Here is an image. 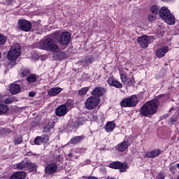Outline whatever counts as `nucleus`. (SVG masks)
<instances>
[{"instance_id":"f257e3e1","label":"nucleus","mask_w":179,"mask_h":179,"mask_svg":"<svg viewBox=\"0 0 179 179\" xmlns=\"http://www.w3.org/2000/svg\"><path fill=\"white\" fill-rule=\"evenodd\" d=\"M159 104L157 99L149 101L141 108L140 114L143 117H152L157 112V108Z\"/></svg>"},{"instance_id":"f03ea898","label":"nucleus","mask_w":179,"mask_h":179,"mask_svg":"<svg viewBox=\"0 0 179 179\" xmlns=\"http://www.w3.org/2000/svg\"><path fill=\"white\" fill-rule=\"evenodd\" d=\"M52 34L48 36H45L39 43V48L41 50H45L46 51H51V52H58L59 48L53 39Z\"/></svg>"},{"instance_id":"7ed1b4c3","label":"nucleus","mask_w":179,"mask_h":179,"mask_svg":"<svg viewBox=\"0 0 179 179\" xmlns=\"http://www.w3.org/2000/svg\"><path fill=\"white\" fill-rule=\"evenodd\" d=\"M52 37L54 40H57V43H59L61 45H68L71 38L69 32L65 31L59 34V31H56L52 34Z\"/></svg>"},{"instance_id":"20e7f679","label":"nucleus","mask_w":179,"mask_h":179,"mask_svg":"<svg viewBox=\"0 0 179 179\" xmlns=\"http://www.w3.org/2000/svg\"><path fill=\"white\" fill-rule=\"evenodd\" d=\"M159 16L167 24H175L176 17L171 14L169 8L166 6L161 8L159 11Z\"/></svg>"},{"instance_id":"39448f33","label":"nucleus","mask_w":179,"mask_h":179,"mask_svg":"<svg viewBox=\"0 0 179 179\" xmlns=\"http://www.w3.org/2000/svg\"><path fill=\"white\" fill-rule=\"evenodd\" d=\"M21 52L20 45L19 44L13 45L8 52V59L9 61H16L20 57Z\"/></svg>"},{"instance_id":"423d86ee","label":"nucleus","mask_w":179,"mask_h":179,"mask_svg":"<svg viewBox=\"0 0 179 179\" xmlns=\"http://www.w3.org/2000/svg\"><path fill=\"white\" fill-rule=\"evenodd\" d=\"M100 104V99L99 97L90 96L85 102V108L87 110H94Z\"/></svg>"},{"instance_id":"0eeeda50","label":"nucleus","mask_w":179,"mask_h":179,"mask_svg":"<svg viewBox=\"0 0 179 179\" xmlns=\"http://www.w3.org/2000/svg\"><path fill=\"white\" fill-rule=\"evenodd\" d=\"M153 41V37L143 35L137 38V43L141 48H148L149 45Z\"/></svg>"},{"instance_id":"6e6552de","label":"nucleus","mask_w":179,"mask_h":179,"mask_svg":"<svg viewBox=\"0 0 179 179\" xmlns=\"http://www.w3.org/2000/svg\"><path fill=\"white\" fill-rule=\"evenodd\" d=\"M136 104H138V97L135 95L126 98L120 102L122 107H135Z\"/></svg>"},{"instance_id":"1a4fd4ad","label":"nucleus","mask_w":179,"mask_h":179,"mask_svg":"<svg viewBox=\"0 0 179 179\" xmlns=\"http://www.w3.org/2000/svg\"><path fill=\"white\" fill-rule=\"evenodd\" d=\"M18 27L22 31H30L31 30V22L26 20H19Z\"/></svg>"},{"instance_id":"9d476101","label":"nucleus","mask_w":179,"mask_h":179,"mask_svg":"<svg viewBox=\"0 0 179 179\" xmlns=\"http://www.w3.org/2000/svg\"><path fill=\"white\" fill-rule=\"evenodd\" d=\"M59 165V164H58V162L48 164L45 169V173H46V174H54V173H57Z\"/></svg>"},{"instance_id":"9b49d317","label":"nucleus","mask_w":179,"mask_h":179,"mask_svg":"<svg viewBox=\"0 0 179 179\" xmlns=\"http://www.w3.org/2000/svg\"><path fill=\"white\" fill-rule=\"evenodd\" d=\"M69 122L70 124L68 125V127H71V128L73 129L74 128H78L79 125H83V124L86 122V118L78 117L76 121H70Z\"/></svg>"},{"instance_id":"f8f14e48","label":"nucleus","mask_w":179,"mask_h":179,"mask_svg":"<svg viewBox=\"0 0 179 179\" xmlns=\"http://www.w3.org/2000/svg\"><path fill=\"white\" fill-rule=\"evenodd\" d=\"M67 111L68 108H66V105L63 104L57 107L55 113L57 117H64V115H66Z\"/></svg>"},{"instance_id":"ddd939ff","label":"nucleus","mask_w":179,"mask_h":179,"mask_svg":"<svg viewBox=\"0 0 179 179\" xmlns=\"http://www.w3.org/2000/svg\"><path fill=\"white\" fill-rule=\"evenodd\" d=\"M130 145L131 144L129 143V141H124L122 143L117 144L115 148L116 150H118V152H125V150H127V149H128Z\"/></svg>"},{"instance_id":"4468645a","label":"nucleus","mask_w":179,"mask_h":179,"mask_svg":"<svg viewBox=\"0 0 179 179\" xmlns=\"http://www.w3.org/2000/svg\"><path fill=\"white\" fill-rule=\"evenodd\" d=\"M108 83L110 86L116 87V89H122V84L113 78H109L108 80Z\"/></svg>"},{"instance_id":"2eb2a0df","label":"nucleus","mask_w":179,"mask_h":179,"mask_svg":"<svg viewBox=\"0 0 179 179\" xmlns=\"http://www.w3.org/2000/svg\"><path fill=\"white\" fill-rule=\"evenodd\" d=\"M104 93H106V89L101 87H98L92 91V94L96 96V97H101Z\"/></svg>"},{"instance_id":"dca6fc26","label":"nucleus","mask_w":179,"mask_h":179,"mask_svg":"<svg viewBox=\"0 0 179 179\" xmlns=\"http://www.w3.org/2000/svg\"><path fill=\"white\" fill-rule=\"evenodd\" d=\"M166 52H169V47L163 46L156 51V55L158 58H162L166 55Z\"/></svg>"},{"instance_id":"f3484780","label":"nucleus","mask_w":179,"mask_h":179,"mask_svg":"<svg viewBox=\"0 0 179 179\" xmlns=\"http://www.w3.org/2000/svg\"><path fill=\"white\" fill-rule=\"evenodd\" d=\"M160 153H162V150L160 149L153 150L145 154V157L148 159H154V157H157Z\"/></svg>"},{"instance_id":"a211bd4d","label":"nucleus","mask_w":179,"mask_h":179,"mask_svg":"<svg viewBox=\"0 0 179 179\" xmlns=\"http://www.w3.org/2000/svg\"><path fill=\"white\" fill-rule=\"evenodd\" d=\"M10 93L11 94H17L20 92V85L17 84H10L9 86Z\"/></svg>"},{"instance_id":"6ab92c4d","label":"nucleus","mask_w":179,"mask_h":179,"mask_svg":"<svg viewBox=\"0 0 179 179\" xmlns=\"http://www.w3.org/2000/svg\"><path fill=\"white\" fill-rule=\"evenodd\" d=\"M61 92H62V88L61 87H53L50 89V90L48 92V96H57L58 94H59V93H61Z\"/></svg>"},{"instance_id":"aec40b11","label":"nucleus","mask_w":179,"mask_h":179,"mask_svg":"<svg viewBox=\"0 0 179 179\" xmlns=\"http://www.w3.org/2000/svg\"><path fill=\"white\" fill-rule=\"evenodd\" d=\"M26 178V172L17 171L15 172L10 179H24Z\"/></svg>"},{"instance_id":"412c9836","label":"nucleus","mask_w":179,"mask_h":179,"mask_svg":"<svg viewBox=\"0 0 179 179\" xmlns=\"http://www.w3.org/2000/svg\"><path fill=\"white\" fill-rule=\"evenodd\" d=\"M94 62V57L92 55H87L85 57L83 62L87 66H89V65H92L93 62Z\"/></svg>"},{"instance_id":"4be33fe9","label":"nucleus","mask_w":179,"mask_h":179,"mask_svg":"<svg viewBox=\"0 0 179 179\" xmlns=\"http://www.w3.org/2000/svg\"><path fill=\"white\" fill-rule=\"evenodd\" d=\"M84 139L85 136H75L71 139L70 143H71V145H76L79 143V142H82V141H83Z\"/></svg>"},{"instance_id":"5701e85b","label":"nucleus","mask_w":179,"mask_h":179,"mask_svg":"<svg viewBox=\"0 0 179 179\" xmlns=\"http://www.w3.org/2000/svg\"><path fill=\"white\" fill-rule=\"evenodd\" d=\"M114 128H115V124L113 122H109L106 124L105 127V129L106 132H111L114 130Z\"/></svg>"},{"instance_id":"b1692460","label":"nucleus","mask_w":179,"mask_h":179,"mask_svg":"<svg viewBox=\"0 0 179 179\" xmlns=\"http://www.w3.org/2000/svg\"><path fill=\"white\" fill-rule=\"evenodd\" d=\"M17 170H23L27 169V161H22L16 166Z\"/></svg>"},{"instance_id":"393cba45","label":"nucleus","mask_w":179,"mask_h":179,"mask_svg":"<svg viewBox=\"0 0 179 179\" xmlns=\"http://www.w3.org/2000/svg\"><path fill=\"white\" fill-rule=\"evenodd\" d=\"M151 13H153L154 15H159L160 13V8L159 6L154 5L150 8Z\"/></svg>"},{"instance_id":"a878e982","label":"nucleus","mask_w":179,"mask_h":179,"mask_svg":"<svg viewBox=\"0 0 179 179\" xmlns=\"http://www.w3.org/2000/svg\"><path fill=\"white\" fill-rule=\"evenodd\" d=\"M9 111V108L6 105L0 104V115L5 114Z\"/></svg>"},{"instance_id":"bb28decb","label":"nucleus","mask_w":179,"mask_h":179,"mask_svg":"<svg viewBox=\"0 0 179 179\" xmlns=\"http://www.w3.org/2000/svg\"><path fill=\"white\" fill-rule=\"evenodd\" d=\"M27 169H28L29 170H31V171H33L36 170L37 167L36 166V164L31 163L29 161H27Z\"/></svg>"},{"instance_id":"cd10ccee","label":"nucleus","mask_w":179,"mask_h":179,"mask_svg":"<svg viewBox=\"0 0 179 179\" xmlns=\"http://www.w3.org/2000/svg\"><path fill=\"white\" fill-rule=\"evenodd\" d=\"M129 168V166H128V164H127V163H121L120 162L119 169L122 173L127 171V169H128Z\"/></svg>"},{"instance_id":"c85d7f7f","label":"nucleus","mask_w":179,"mask_h":179,"mask_svg":"<svg viewBox=\"0 0 179 179\" xmlns=\"http://www.w3.org/2000/svg\"><path fill=\"white\" fill-rule=\"evenodd\" d=\"M120 162H113L110 164L109 167L110 169H120Z\"/></svg>"},{"instance_id":"c756f323","label":"nucleus","mask_w":179,"mask_h":179,"mask_svg":"<svg viewBox=\"0 0 179 179\" xmlns=\"http://www.w3.org/2000/svg\"><path fill=\"white\" fill-rule=\"evenodd\" d=\"M57 57L59 59H65V58L67 57V55L64 52H58Z\"/></svg>"},{"instance_id":"7c9ffc66","label":"nucleus","mask_w":179,"mask_h":179,"mask_svg":"<svg viewBox=\"0 0 179 179\" xmlns=\"http://www.w3.org/2000/svg\"><path fill=\"white\" fill-rule=\"evenodd\" d=\"M29 73H30L29 70H27V69L22 70L20 72V76H21V78H24V76H27V75H29Z\"/></svg>"},{"instance_id":"2f4dec72","label":"nucleus","mask_w":179,"mask_h":179,"mask_svg":"<svg viewBox=\"0 0 179 179\" xmlns=\"http://www.w3.org/2000/svg\"><path fill=\"white\" fill-rule=\"evenodd\" d=\"M34 143L35 145H41V143H43V137L41 136H37L36 137V138L34 139Z\"/></svg>"},{"instance_id":"473e14b6","label":"nucleus","mask_w":179,"mask_h":179,"mask_svg":"<svg viewBox=\"0 0 179 179\" xmlns=\"http://www.w3.org/2000/svg\"><path fill=\"white\" fill-rule=\"evenodd\" d=\"M120 79L122 80V83L125 85L127 80H128V76L125 73H120Z\"/></svg>"},{"instance_id":"72a5a7b5","label":"nucleus","mask_w":179,"mask_h":179,"mask_svg":"<svg viewBox=\"0 0 179 179\" xmlns=\"http://www.w3.org/2000/svg\"><path fill=\"white\" fill-rule=\"evenodd\" d=\"M27 82H29V83H34V82H36L37 80V78H36L33 75H30L27 78Z\"/></svg>"},{"instance_id":"f704fd0d","label":"nucleus","mask_w":179,"mask_h":179,"mask_svg":"<svg viewBox=\"0 0 179 179\" xmlns=\"http://www.w3.org/2000/svg\"><path fill=\"white\" fill-rule=\"evenodd\" d=\"M88 90H89V88H87V87H84V88L81 89L78 92L79 96H85V94H86V93H87Z\"/></svg>"},{"instance_id":"c9c22d12","label":"nucleus","mask_w":179,"mask_h":179,"mask_svg":"<svg viewBox=\"0 0 179 179\" xmlns=\"http://www.w3.org/2000/svg\"><path fill=\"white\" fill-rule=\"evenodd\" d=\"M156 16H157L156 14H149L148 15V20L149 22H155L156 20Z\"/></svg>"},{"instance_id":"e433bc0d","label":"nucleus","mask_w":179,"mask_h":179,"mask_svg":"<svg viewBox=\"0 0 179 179\" xmlns=\"http://www.w3.org/2000/svg\"><path fill=\"white\" fill-rule=\"evenodd\" d=\"M5 43H6V38L3 35L0 34V45H3Z\"/></svg>"},{"instance_id":"4c0bfd02","label":"nucleus","mask_w":179,"mask_h":179,"mask_svg":"<svg viewBox=\"0 0 179 179\" xmlns=\"http://www.w3.org/2000/svg\"><path fill=\"white\" fill-rule=\"evenodd\" d=\"M48 141H50V137H48V135L45 134L43 137H42L43 143H48Z\"/></svg>"},{"instance_id":"58836bf2","label":"nucleus","mask_w":179,"mask_h":179,"mask_svg":"<svg viewBox=\"0 0 179 179\" xmlns=\"http://www.w3.org/2000/svg\"><path fill=\"white\" fill-rule=\"evenodd\" d=\"M66 106H67V107H73V101H72V99H69L66 103Z\"/></svg>"},{"instance_id":"ea45409f","label":"nucleus","mask_w":179,"mask_h":179,"mask_svg":"<svg viewBox=\"0 0 179 179\" xmlns=\"http://www.w3.org/2000/svg\"><path fill=\"white\" fill-rule=\"evenodd\" d=\"M19 0H6V3L8 5H15Z\"/></svg>"},{"instance_id":"a19ab883","label":"nucleus","mask_w":179,"mask_h":179,"mask_svg":"<svg viewBox=\"0 0 179 179\" xmlns=\"http://www.w3.org/2000/svg\"><path fill=\"white\" fill-rule=\"evenodd\" d=\"M13 102V99L11 97H8L6 99L4 100V103L6 104H10V103Z\"/></svg>"},{"instance_id":"79ce46f5","label":"nucleus","mask_w":179,"mask_h":179,"mask_svg":"<svg viewBox=\"0 0 179 179\" xmlns=\"http://www.w3.org/2000/svg\"><path fill=\"white\" fill-rule=\"evenodd\" d=\"M89 118L90 121H97V115H90Z\"/></svg>"},{"instance_id":"37998d69","label":"nucleus","mask_w":179,"mask_h":179,"mask_svg":"<svg viewBox=\"0 0 179 179\" xmlns=\"http://www.w3.org/2000/svg\"><path fill=\"white\" fill-rule=\"evenodd\" d=\"M134 83H135V80L134 79V78H130V80L127 82L128 86H132Z\"/></svg>"},{"instance_id":"c03bdc74","label":"nucleus","mask_w":179,"mask_h":179,"mask_svg":"<svg viewBox=\"0 0 179 179\" xmlns=\"http://www.w3.org/2000/svg\"><path fill=\"white\" fill-rule=\"evenodd\" d=\"M171 124H173L174 125V124H176V122H177V117H173L171 119L170 121Z\"/></svg>"},{"instance_id":"a18cd8bd","label":"nucleus","mask_w":179,"mask_h":179,"mask_svg":"<svg viewBox=\"0 0 179 179\" xmlns=\"http://www.w3.org/2000/svg\"><path fill=\"white\" fill-rule=\"evenodd\" d=\"M52 128H54V126H52V124H51V125H48V126L46 127V129H47L48 131H50V129H52Z\"/></svg>"},{"instance_id":"49530a36","label":"nucleus","mask_w":179,"mask_h":179,"mask_svg":"<svg viewBox=\"0 0 179 179\" xmlns=\"http://www.w3.org/2000/svg\"><path fill=\"white\" fill-rule=\"evenodd\" d=\"M15 143L16 145H20V143H22V140H20V139L15 140Z\"/></svg>"},{"instance_id":"de8ad7c7","label":"nucleus","mask_w":179,"mask_h":179,"mask_svg":"<svg viewBox=\"0 0 179 179\" xmlns=\"http://www.w3.org/2000/svg\"><path fill=\"white\" fill-rule=\"evenodd\" d=\"M158 179H164V175H163V173H159Z\"/></svg>"},{"instance_id":"09e8293b","label":"nucleus","mask_w":179,"mask_h":179,"mask_svg":"<svg viewBox=\"0 0 179 179\" xmlns=\"http://www.w3.org/2000/svg\"><path fill=\"white\" fill-rule=\"evenodd\" d=\"M29 97H34V96H36V94L34 92H29Z\"/></svg>"},{"instance_id":"8fccbe9b","label":"nucleus","mask_w":179,"mask_h":179,"mask_svg":"<svg viewBox=\"0 0 179 179\" xmlns=\"http://www.w3.org/2000/svg\"><path fill=\"white\" fill-rule=\"evenodd\" d=\"M87 179H99V178H97V177H95V176H90L88 177Z\"/></svg>"},{"instance_id":"3c124183","label":"nucleus","mask_w":179,"mask_h":179,"mask_svg":"<svg viewBox=\"0 0 179 179\" xmlns=\"http://www.w3.org/2000/svg\"><path fill=\"white\" fill-rule=\"evenodd\" d=\"M68 156H69V157H73V154H72L71 152H69L68 154Z\"/></svg>"},{"instance_id":"603ef678","label":"nucleus","mask_w":179,"mask_h":179,"mask_svg":"<svg viewBox=\"0 0 179 179\" xmlns=\"http://www.w3.org/2000/svg\"><path fill=\"white\" fill-rule=\"evenodd\" d=\"M177 167H178V169H179V163L178 164H177Z\"/></svg>"},{"instance_id":"864d4df0","label":"nucleus","mask_w":179,"mask_h":179,"mask_svg":"<svg viewBox=\"0 0 179 179\" xmlns=\"http://www.w3.org/2000/svg\"><path fill=\"white\" fill-rule=\"evenodd\" d=\"M171 169H173V166H171Z\"/></svg>"},{"instance_id":"5fc2aeb1","label":"nucleus","mask_w":179,"mask_h":179,"mask_svg":"<svg viewBox=\"0 0 179 179\" xmlns=\"http://www.w3.org/2000/svg\"><path fill=\"white\" fill-rule=\"evenodd\" d=\"M0 58H1V52H0Z\"/></svg>"}]
</instances>
